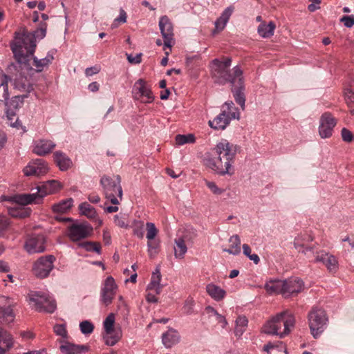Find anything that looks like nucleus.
Instances as JSON below:
<instances>
[{
	"label": "nucleus",
	"instance_id": "f257e3e1",
	"mask_svg": "<svg viewBox=\"0 0 354 354\" xmlns=\"http://www.w3.org/2000/svg\"><path fill=\"white\" fill-rule=\"evenodd\" d=\"M236 147L226 140L216 144L205 159V165L220 175L232 174Z\"/></svg>",
	"mask_w": 354,
	"mask_h": 354
},
{
	"label": "nucleus",
	"instance_id": "f03ea898",
	"mask_svg": "<svg viewBox=\"0 0 354 354\" xmlns=\"http://www.w3.org/2000/svg\"><path fill=\"white\" fill-rule=\"evenodd\" d=\"M46 24H45L40 28L35 31L34 33H15V39L11 44V49L15 59L19 64L26 65L30 60V57L33 55L35 50L36 37L44 38L46 35Z\"/></svg>",
	"mask_w": 354,
	"mask_h": 354
},
{
	"label": "nucleus",
	"instance_id": "7ed1b4c3",
	"mask_svg": "<svg viewBox=\"0 0 354 354\" xmlns=\"http://www.w3.org/2000/svg\"><path fill=\"white\" fill-rule=\"evenodd\" d=\"M232 59L228 57L214 59L211 62V75L214 82L220 84L230 82L235 86L236 82L242 79V70L236 66L230 69Z\"/></svg>",
	"mask_w": 354,
	"mask_h": 354
},
{
	"label": "nucleus",
	"instance_id": "20e7f679",
	"mask_svg": "<svg viewBox=\"0 0 354 354\" xmlns=\"http://www.w3.org/2000/svg\"><path fill=\"white\" fill-rule=\"evenodd\" d=\"M295 319L288 311H283L268 321L262 328V331L268 335H276L281 338L288 335L294 328Z\"/></svg>",
	"mask_w": 354,
	"mask_h": 354
},
{
	"label": "nucleus",
	"instance_id": "39448f33",
	"mask_svg": "<svg viewBox=\"0 0 354 354\" xmlns=\"http://www.w3.org/2000/svg\"><path fill=\"white\" fill-rule=\"evenodd\" d=\"M60 183L55 180H48L40 186H37L36 192L31 194H21L13 196L12 200L17 203L27 205L32 203H39L42 198L48 194H52L59 190Z\"/></svg>",
	"mask_w": 354,
	"mask_h": 354
},
{
	"label": "nucleus",
	"instance_id": "423d86ee",
	"mask_svg": "<svg viewBox=\"0 0 354 354\" xmlns=\"http://www.w3.org/2000/svg\"><path fill=\"white\" fill-rule=\"evenodd\" d=\"M328 320L327 315L324 309L313 307L310 310L308 315V322L310 333L314 338H318L324 331Z\"/></svg>",
	"mask_w": 354,
	"mask_h": 354
},
{
	"label": "nucleus",
	"instance_id": "0eeeda50",
	"mask_svg": "<svg viewBox=\"0 0 354 354\" xmlns=\"http://www.w3.org/2000/svg\"><path fill=\"white\" fill-rule=\"evenodd\" d=\"M121 178L117 176L115 179L108 176H103L100 180V184L106 198L113 205H118L122 198V189L120 185Z\"/></svg>",
	"mask_w": 354,
	"mask_h": 354
},
{
	"label": "nucleus",
	"instance_id": "6e6552de",
	"mask_svg": "<svg viewBox=\"0 0 354 354\" xmlns=\"http://www.w3.org/2000/svg\"><path fill=\"white\" fill-rule=\"evenodd\" d=\"M239 115L234 103L232 101L225 102L222 106L221 113L213 120H209V124L214 129L223 130L232 120L239 118Z\"/></svg>",
	"mask_w": 354,
	"mask_h": 354
},
{
	"label": "nucleus",
	"instance_id": "1a4fd4ad",
	"mask_svg": "<svg viewBox=\"0 0 354 354\" xmlns=\"http://www.w3.org/2000/svg\"><path fill=\"white\" fill-rule=\"evenodd\" d=\"M30 304L39 312L53 313L56 309L55 301L48 294L39 291H31L28 295Z\"/></svg>",
	"mask_w": 354,
	"mask_h": 354
},
{
	"label": "nucleus",
	"instance_id": "9d476101",
	"mask_svg": "<svg viewBox=\"0 0 354 354\" xmlns=\"http://www.w3.org/2000/svg\"><path fill=\"white\" fill-rule=\"evenodd\" d=\"M12 86L15 91L22 93L15 96L14 102L19 100L21 103L25 98L28 97L29 93L34 91L30 79L24 76L21 73L15 75V78L12 79Z\"/></svg>",
	"mask_w": 354,
	"mask_h": 354
},
{
	"label": "nucleus",
	"instance_id": "9b49d317",
	"mask_svg": "<svg viewBox=\"0 0 354 354\" xmlns=\"http://www.w3.org/2000/svg\"><path fill=\"white\" fill-rule=\"evenodd\" d=\"M55 260V258L53 255L40 257L33 265L32 271L34 274L41 279L48 277L54 267L53 262Z\"/></svg>",
	"mask_w": 354,
	"mask_h": 354
},
{
	"label": "nucleus",
	"instance_id": "f8f14e48",
	"mask_svg": "<svg viewBox=\"0 0 354 354\" xmlns=\"http://www.w3.org/2000/svg\"><path fill=\"white\" fill-rule=\"evenodd\" d=\"M133 97L143 103H151L154 100V96L151 88L143 79L137 80L133 88Z\"/></svg>",
	"mask_w": 354,
	"mask_h": 354
},
{
	"label": "nucleus",
	"instance_id": "ddd939ff",
	"mask_svg": "<svg viewBox=\"0 0 354 354\" xmlns=\"http://www.w3.org/2000/svg\"><path fill=\"white\" fill-rule=\"evenodd\" d=\"M118 286L112 277H108L102 287L100 301L105 306H109L116 294Z\"/></svg>",
	"mask_w": 354,
	"mask_h": 354
},
{
	"label": "nucleus",
	"instance_id": "4468645a",
	"mask_svg": "<svg viewBox=\"0 0 354 354\" xmlns=\"http://www.w3.org/2000/svg\"><path fill=\"white\" fill-rule=\"evenodd\" d=\"M337 124V120L329 112L324 113L319 119V134L322 138H328L332 136L333 129Z\"/></svg>",
	"mask_w": 354,
	"mask_h": 354
},
{
	"label": "nucleus",
	"instance_id": "2eb2a0df",
	"mask_svg": "<svg viewBox=\"0 0 354 354\" xmlns=\"http://www.w3.org/2000/svg\"><path fill=\"white\" fill-rule=\"evenodd\" d=\"M93 232V227L86 223L72 224L68 227V236L72 241L87 238Z\"/></svg>",
	"mask_w": 354,
	"mask_h": 354
},
{
	"label": "nucleus",
	"instance_id": "dca6fc26",
	"mask_svg": "<svg viewBox=\"0 0 354 354\" xmlns=\"http://www.w3.org/2000/svg\"><path fill=\"white\" fill-rule=\"evenodd\" d=\"M159 28L161 35L164 39V46L170 48L174 41V27L172 23L167 16H162L160 18Z\"/></svg>",
	"mask_w": 354,
	"mask_h": 354
},
{
	"label": "nucleus",
	"instance_id": "f3484780",
	"mask_svg": "<svg viewBox=\"0 0 354 354\" xmlns=\"http://www.w3.org/2000/svg\"><path fill=\"white\" fill-rule=\"evenodd\" d=\"M46 239L42 234L33 235L28 238L24 244L26 251L31 254L45 251Z\"/></svg>",
	"mask_w": 354,
	"mask_h": 354
},
{
	"label": "nucleus",
	"instance_id": "a211bd4d",
	"mask_svg": "<svg viewBox=\"0 0 354 354\" xmlns=\"http://www.w3.org/2000/svg\"><path fill=\"white\" fill-rule=\"evenodd\" d=\"M48 171V167L46 162L40 158L30 161L24 169V175L26 176H40L46 174Z\"/></svg>",
	"mask_w": 354,
	"mask_h": 354
},
{
	"label": "nucleus",
	"instance_id": "6ab92c4d",
	"mask_svg": "<svg viewBox=\"0 0 354 354\" xmlns=\"http://www.w3.org/2000/svg\"><path fill=\"white\" fill-rule=\"evenodd\" d=\"M319 262L323 263L330 272L335 273L337 271L338 261L336 257L324 250L316 252L315 263Z\"/></svg>",
	"mask_w": 354,
	"mask_h": 354
},
{
	"label": "nucleus",
	"instance_id": "aec40b11",
	"mask_svg": "<svg viewBox=\"0 0 354 354\" xmlns=\"http://www.w3.org/2000/svg\"><path fill=\"white\" fill-rule=\"evenodd\" d=\"M59 349L63 354H83L88 351V346L78 345L69 342L67 340H59Z\"/></svg>",
	"mask_w": 354,
	"mask_h": 354
},
{
	"label": "nucleus",
	"instance_id": "412c9836",
	"mask_svg": "<svg viewBox=\"0 0 354 354\" xmlns=\"http://www.w3.org/2000/svg\"><path fill=\"white\" fill-rule=\"evenodd\" d=\"M304 289L303 281L298 278H290L284 280L283 295L288 297L292 294H297Z\"/></svg>",
	"mask_w": 354,
	"mask_h": 354
},
{
	"label": "nucleus",
	"instance_id": "4be33fe9",
	"mask_svg": "<svg viewBox=\"0 0 354 354\" xmlns=\"http://www.w3.org/2000/svg\"><path fill=\"white\" fill-rule=\"evenodd\" d=\"M55 147V144L50 140H39L35 142L33 152L38 156H45Z\"/></svg>",
	"mask_w": 354,
	"mask_h": 354
},
{
	"label": "nucleus",
	"instance_id": "5701e85b",
	"mask_svg": "<svg viewBox=\"0 0 354 354\" xmlns=\"http://www.w3.org/2000/svg\"><path fill=\"white\" fill-rule=\"evenodd\" d=\"M53 158L57 166L62 171H67L73 165L71 159L62 151H55L53 154Z\"/></svg>",
	"mask_w": 354,
	"mask_h": 354
},
{
	"label": "nucleus",
	"instance_id": "b1692460",
	"mask_svg": "<svg viewBox=\"0 0 354 354\" xmlns=\"http://www.w3.org/2000/svg\"><path fill=\"white\" fill-rule=\"evenodd\" d=\"M205 289L208 295L216 301H222L227 294L224 289L213 283L207 284Z\"/></svg>",
	"mask_w": 354,
	"mask_h": 354
},
{
	"label": "nucleus",
	"instance_id": "393cba45",
	"mask_svg": "<svg viewBox=\"0 0 354 354\" xmlns=\"http://www.w3.org/2000/svg\"><path fill=\"white\" fill-rule=\"evenodd\" d=\"M13 196L10 197L8 201L13 202L12 200V198ZM15 203V201H14ZM16 204L20 205L21 206H16V207H8V214L13 218H24L29 216L31 213V209L30 208H26L24 207L23 205L17 203Z\"/></svg>",
	"mask_w": 354,
	"mask_h": 354
},
{
	"label": "nucleus",
	"instance_id": "a878e982",
	"mask_svg": "<svg viewBox=\"0 0 354 354\" xmlns=\"http://www.w3.org/2000/svg\"><path fill=\"white\" fill-rule=\"evenodd\" d=\"M12 336L7 331L0 328V354H5L13 346Z\"/></svg>",
	"mask_w": 354,
	"mask_h": 354
},
{
	"label": "nucleus",
	"instance_id": "bb28decb",
	"mask_svg": "<svg viewBox=\"0 0 354 354\" xmlns=\"http://www.w3.org/2000/svg\"><path fill=\"white\" fill-rule=\"evenodd\" d=\"M180 340L178 333L174 330L169 329L162 335V341L163 344L167 348H171L176 344Z\"/></svg>",
	"mask_w": 354,
	"mask_h": 354
},
{
	"label": "nucleus",
	"instance_id": "cd10ccee",
	"mask_svg": "<svg viewBox=\"0 0 354 354\" xmlns=\"http://www.w3.org/2000/svg\"><path fill=\"white\" fill-rule=\"evenodd\" d=\"M243 90V82L242 79L236 82L235 86H232V88L236 102L241 106L242 109H244L245 98Z\"/></svg>",
	"mask_w": 354,
	"mask_h": 354
},
{
	"label": "nucleus",
	"instance_id": "c85d7f7f",
	"mask_svg": "<svg viewBox=\"0 0 354 354\" xmlns=\"http://www.w3.org/2000/svg\"><path fill=\"white\" fill-rule=\"evenodd\" d=\"M265 289L269 294H282L283 295L284 281L270 280L265 284Z\"/></svg>",
	"mask_w": 354,
	"mask_h": 354
},
{
	"label": "nucleus",
	"instance_id": "c756f323",
	"mask_svg": "<svg viewBox=\"0 0 354 354\" xmlns=\"http://www.w3.org/2000/svg\"><path fill=\"white\" fill-rule=\"evenodd\" d=\"M161 274L159 268H156L152 273L151 279L147 286V290H153L156 295H159L161 291Z\"/></svg>",
	"mask_w": 354,
	"mask_h": 354
},
{
	"label": "nucleus",
	"instance_id": "7c9ffc66",
	"mask_svg": "<svg viewBox=\"0 0 354 354\" xmlns=\"http://www.w3.org/2000/svg\"><path fill=\"white\" fill-rule=\"evenodd\" d=\"M122 335V330L120 327L115 330L108 332H104L103 338L104 342L108 346H114L117 342L120 341Z\"/></svg>",
	"mask_w": 354,
	"mask_h": 354
},
{
	"label": "nucleus",
	"instance_id": "2f4dec72",
	"mask_svg": "<svg viewBox=\"0 0 354 354\" xmlns=\"http://www.w3.org/2000/svg\"><path fill=\"white\" fill-rule=\"evenodd\" d=\"M233 12V8L232 7H227L225 9V10L223 12L219 18L216 19L215 21V30L219 32L224 29L225 27L230 16L232 15Z\"/></svg>",
	"mask_w": 354,
	"mask_h": 354
},
{
	"label": "nucleus",
	"instance_id": "473e14b6",
	"mask_svg": "<svg viewBox=\"0 0 354 354\" xmlns=\"http://www.w3.org/2000/svg\"><path fill=\"white\" fill-rule=\"evenodd\" d=\"M275 28L276 25L273 21H270L268 24L262 22L258 26L257 32L261 37L269 38L274 35Z\"/></svg>",
	"mask_w": 354,
	"mask_h": 354
},
{
	"label": "nucleus",
	"instance_id": "72a5a7b5",
	"mask_svg": "<svg viewBox=\"0 0 354 354\" xmlns=\"http://www.w3.org/2000/svg\"><path fill=\"white\" fill-rule=\"evenodd\" d=\"M205 314L208 316L209 319H213L217 322L218 324H221L223 328H225L227 325V322L224 316L220 315L213 307L207 306L205 309Z\"/></svg>",
	"mask_w": 354,
	"mask_h": 354
},
{
	"label": "nucleus",
	"instance_id": "f704fd0d",
	"mask_svg": "<svg viewBox=\"0 0 354 354\" xmlns=\"http://www.w3.org/2000/svg\"><path fill=\"white\" fill-rule=\"evenodd\" d=\"M230 248L223 249V252L230 254L238 255L241 252V239L238 235L232 236L229 239Z\"/></svg>",
	"mask_w": 354,
	"mask_h": 354
},
{
	"label": "nucleus",
	"instance_id": "c9c22d12",
	"mask_svg": "<svg viewBox=\"0 0 354 354\" xmlns=\"http://www.w3.org/2000/svg\"><path fill=\"white\" fill-rule=\"evenodd\" d=\"M174 247V256L176 259H182L187 251V248L184 239L181 237L176 239Z\"/></svg>",
	"mask_w": 354,
	"mask_h": 354
},
{
	"label": "nucleus",
	"instance_id": "e433bc0d",
	"mask_svg": "<svg viewBox=\"0 0 354 354\" xmlns=\"http://www.w3.org/2000/svg\"><path fill=\"white\" fill-rule=\"evenodd\" d=\"M313 241V237L307 234H298L294 241V246L295 248L299 251V249H303L307 246V244L309 242H311Z\"/></svg>",
	"mask_w": 354,
	"mask_h": 354
},
{
	"label": "nucleus",
	"instance_id": "4c0bfd02",
	"mask_svg": "<svg viewBox=\"0 0 354 354\" xmlns=\"http://www.w3.org/2000/svg\"><path fill=\"white\" fill-rule=\"evenodd\" d=\"M53 59V56L50 54H48L46 57L39 59L33 57V64L36 67V71L37 72L42 71L45 67L52 62Z\"/></svg>",
	"mask_w": 354,
	"mask_h": 354
},
{
	"label": "nucleus",
	"instance_id": "58836bf2",
	"mask_svg": "<svg viewBox=\"0 0 354 354\" xmlns=\"http://www.w3.org/2000/svg\"><path fill=\"white\" fill-rule=\"evenodd\" d=\"M248 319L245 316H239L236 319V326L234 328L235 335L241 337L245 331L248 326Z\"/></svg>",
	"mask_w": 354,
	"mask_h": 354
},
{
	"label": "nucleus",
	"instance_id": "ea45409f",
	"mask_svg": "<svg viewBox=\"0 0 354 354\" xmlns=\"http://www.w3.org/2000/svg\"><path fill=\"white\" fill-rule=\"evenodd\" d=\"M73 201L72 198L63 200L61 202L53 205L52 209L54 212L65 213L73 205Z\"/></svg>",
	"mask_w": 354,
	"mask_h": 354
},
{
	"label": "nucleus",
	"instance_id": "a19ab883",
	"mask_svg": "<svg viewBox=\"0 0 354 354\" xmlns=\"http://www.w3.org/2000/svg\"><path fill=\"white\" fill-rule=\"evenodd\" d=\"M79 209L82 214L88 218H94L96 216L95 208L86 202L81 203L79 206Z\"/></svg>",
	"mask_w": 354,
	"mask_h": 354
},
{
	"label": "nucleus",
	"instance_id": "79ce46f5",
	"mask_svg": "<svg viewBox=\"0 0 354 354\" xmlns=\"http://www.w3.org/2000/svg\"><path fill=\"white\" fill-rule=\"evenodd\" d=\"M9 78L7 75H3L1 77V82L0 84V100L6 101L9 98L8 93V83Z\"/></svg>",
	"mask_w": 354,
	"mask_h": 354
},
{
	"label": "nucleus",
	"instance_id": "37998d69",
	"mask_svg": "<svg viewBox=\"0 0 354 354\" xmlns=\"http://www.w3.org/2000/svg\"><path fill=\"white\" fill-rule=\"evenodd\" d=\"M15 319L12 307H8L0 310V319L2 322L9 324L12 322Z\"/></svg>",
	"mask_w": 354,
	"mask_h": 354
},
{
	"label": "nucleus",
	"instance_id": "c03bdc74",
	"mask_svg": "<svg viewBox=\"0 0 354 354\" xmlns=\"http://www.w3.org/2000/svg\"><path fill=\"white\" fill-rule=\"evenodd\" d=\"M264 351L269 353V354H288L285 345L282 343L279 346H273L268 344L264 346Z\"/></svg>",
	"mask_w": 354,
	"mask_h": 354
},
{
	"label": "nucleus",
	"instance_id": "a18cd8bd",
	"mask_svg": "<svg viewBox=\"0 0 354 354\" xmlns=\"http://www.w3.org/2000/svg\"><path fill=\"white\" fill-rule=\"evenodd\" d=\"M195 301L192 297H187L182 308L183 313L186 315H190L194 313Z\"/></svg>",
	"mask_w": 354,
	"mask_h": 354
},
{
	"label": "nucleus",
	"instance_id": "49530a36",
	"mask_svg": "<svg viewBox=\"0 0 354 354\" xmlns=\"http://www.w3.org/2000/svg\"><path fill=\"white\" fill-rule=\"evenodd\" d=\"M115 315L113 313L109 314L103 322L104 332L110 333L111 330H115L118 327L114 326Z\"/></svg>",
	"mask_w": 354,
	"mask_h": 354
},
{
	"label": "nucleus",
	"instance_id": "de8ad7c7",
	"mask_svg": "<svg viewBox=\"0 0 354 354\" xmlns=\"http://www.w3.org/2000/svg\"><path fill=\"white\" fill-rule=\"evenodd\" d=\"M53 331L56 335L63 338L62 340H66L68 338L66 326L65 324H55L53 326Z\"/></svg>",
	"mask_w": 354,
	"mask_h": 354
},
{
	"label": "nucleus",
	"instance_id": "09e8293b",
	"mask_svg": "<svg viewBox=\"0 0 354 354\" xmlns=\"http://www.w3.org/2000/svg\"><path fill=\"white\" fill-rule=\"evenodd\" d=\"M195 141V138L192 134L188 135H177L176 136V142L178 145H183L186 143H192Z\"/></svg>",
	"mask_w": 354,
	"mask_h": 354
},
{
	"label": "nucleus",
	"instance_id": "8fccbe9b",
	"mask_svg": "<svg viewBox=\"0 0 354 354\" xmlns=\"http://www.w3.org/2000/svg\"><path fill=\"white\" fill-rule=\"evenodd\" d=\"M298 252L304 254L310 262H315L316 252L318 251L315 250L313 247H306L301 250L299 249Z\"/></svg>",
	"mask_w": 354,
	"mask_h": 354
},
{
	"label": "nucleus",
	"instance_id": "3c124183",
	"mask_svg": "<svg viewBox=\"0 0 354 354\" xmlns=\"http://www.w3.org/2000/svg\"><path fill=\"white\" fill-rule=\"evenodd\" d=\"M147 234L146 237L148 241H152L158 234V230L156 227L154 223L147 222L146 223Z\"/></svg>",
	"mask_w": 354,
	"mask_h": 354
},
{
	"label": "nucleus",
	"instance_id": "603ef678",
	"mask_svg": "<svg viewBox=\"0 0 354 354\" xmlns=\"http://www.w3.org/2000/svg\"><path fill=\"white\" fill-rule=\"evenodd\" d=\"M80 328L84 335H88L93 333L94 325L88 320L82 321L80 323Z\"/></svg>",
	"mask_w": 354,
	"mask_h": 354
},
{
	"label": "nucleus",
	"instance_id": "864d4df0",
	"mask_svg": "<svg viewBox=\"0 0 354 354\" xmlns=\"http://www.w3.org/2000/svg\"><path fill=\"white\" fill-rule=\"evenodd\" d=\"M251 248L248 244L243 245V254L248 257L250 260L252 261L256 265L258 264L260 261V259L257 254H251Z\"/></svg>",
	"mask_w": 354,
	"mask_h": 354
},
{
	"label": "nucleus",
	"instance_id": "5fc2aeb1",
	"mask_svg": "<svg viewBox=\"0 0 354 354\" xmlns=\"http://www.w3.org/2000/svg\"><path fill=\"white\" fill-rule=\"evenodd\" d=\"M82 246L87 251L95 252L98 254L100 253L101 246L97 242H85L82 244Z\"/></svg>",
	"mask_w": 354,
	"mask_h": 354
},
{
	"label": "nucleus",
	"instance_id": "6e6d98bb",
	"mask_svg": "<svg viewBox=\"0 0 354 354\" xmlns=\"http://www.w3.org/2000/svg\"><path fill=\"white\" fill-rule=\"evenodd\" d=\"M159 244L156 241H149L147 243L148 253L150 258H153L158 254Z\"/></svg>",
	"mask_w": 354,
	"mask_h": 354
},
{
	"label": "nucleus",
	"instance_id": "4d7b16f0",
	"mask_svg": "<svg viewBox=\"0 0 354 354\" xmlns=\"http://www.w3.org/2000/svg\"><path fill=\"white\" fill-rule=\"evenodd\" d=\"M206 186L211 190V192L216 195H221L224 192V189L219 188L214 182L205 180Z\"/></svg>",
	"mask_w": 354,
	"mask_h": 354
},
{
	"label": "nucleus",
	"instance_id": "13d9d810",
	"mask_svg": "<svg viewBox=\"0 0 354 354\" xmlns=\"http://www.w3.org/2000/svg\"><path fill=\"white\" fill-rule=\"evenodd\" d=\"M341 136L343 141L351 142L353 140V133L346 128H343L341 131Z\"/></svg>",
	"mask_w": 354,
	"mask_h": 354
},
{
	"label": "nucleus",
	"instance_id": "bf43d9fd",
	"mask_svg": "<svg viewBox=\"0 0 354 354\" xmlns=\"http://www.w3.org/2000/svg\"><path fill=\"white\" fill-rule=\"evenodd\" d=\"M199 60V57L197 55H194L192 57H187L186 58V66L188 68L189 71L194 69L196 66L198 65L196 64L197 61Z\"/></svg>",
	"mask_w": 354,
	"mask_h": 354
},
{
	"label": "nucleus",
	"instance_id": "052dcab7",
	"mask_svg": "<svg viewBox=\"0 0 354 354\" xmlns=\"http://www.w3.org/2000/svg\"><path fill=\"white\" fill-rule=\"evenodd\" d=\"M13 301L7 297L0 296V310L8 307H12Z\"/></svg>",
	"mask_w": 354,
	"mask_h": 354
},
{
	"label": "nucleus",
	"instance_id": "680f3d73",
	"mask_svg": "<svg viewBox=\"0 0 354 354\" xmlns=\"http://www.w3.org/2000/svg\"><path fill=\"white\" fill-rule=\"evenodd\" d=\"M127 13L123 9H120V15L118 17L115 18L113 24L112 28L117 27L118 23H125L127 21Z\"/></svg>",
	"mask_w": 354,
	"mask_h": 354
},
{
	"label": "nucleus",
	"instance_id": "e2e57ef3",
	"mask_svg": "<svg viewBox=\"0 0 354 354\" xmlns=\"http://www.w3.org/2000/svg\"><path fill=\"white\" fill-rule=\"evenodd\" d=\"M340 21L344 23L346 27L351 28L354 25V15L343 16Z\"/></svg>",
	"mask_w": 354,
	"mask_h": 354
},
{
	"label": "nucleus",
	"instance_id": "0e129e2a",
	"mask_svg": "<svg viewBox=\"0 0 354 354\" xmlns=\"http://www.w3.org/2000/svg\"><path fill=\"white\" fill-rule=\"evenodd\" d=\"M344 97L348 105L354 103V92L351 88H346L345 90Z\"/></svg>",
	"mask_w": 354,
	"mask_h": 354
},
{
	"label": "nucleus",
	"instance_id": "69168bd1",
	"mask_svg": "<svg viewBox=\"0 0 354 354\" xmlns=\"http://www.w3.org/2000/svg\"><path fill=\"white\" fill-rule=\"evenodd\" d=\"M10 225V221L6 218H0V236L3 234Z\"/></svg>",
	"mask_w": 354,
	"mask_h": 354
},
{
	"label": "nucleus",
	"instance_id": "338daca9",
	"mask_svg": "<svg viewBox=\"0 0 354 354\" xmlns=\"http://www.w3.org/2000/svg\"><path fill=\"white\" fill-rule=\"evenodd\" d=\"M142 53L136 54L135 56L127 55V59L131 64H140L142 61Z\"/></svg>",
	"mask_w": 354,
	"mask_h": 354
},
{
	"label": "nucleus",
	"instance_id": "774afa93",
	"mask_svg": "<svg viewBox=\"0 0 354 354\" xmlns=\"http://www.w3.org/2000/svg\"><path fill=\"white\" fill-rule=\"evenodd\" d=\"M133 234L140 239H142L144 236L143 232V223H139V225L133 229Z\"/></svg>",
	"mask_w": 354,
	"mask_h": 354
}]
</instances>
